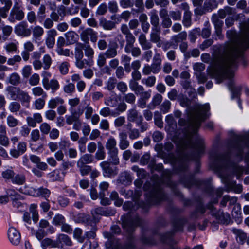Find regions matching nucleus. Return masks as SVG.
<instances>
[{"label": "nucleus", "mask_w": 249, "mask_h": 249, "mask_svg": "<svg viewBox=\"0 0 249 249\" xmlns=\"http://www.w3.org/2000/svg\"><path fill=\"white\" fill-rule=\"evenodd\" d=\"M210 157L213 160L215 166L219 169L226 168L230 163L228 154H221L217 152L212 153Z\"/></svg>", "instance_id": "obj_4"}, {"label": "nucleus", "mask_w": 249, "mask_h": 249, "mask_svg": "<svg viewBox=\"0 0 249 249\" xmlns=\"http://www.w3.org/2000/svg\"><path fill=\"white\" fill-rule=\"evenodd\" d=\"M100 26L105 30H112L116 28V23L102 17L99 19Z\"/></svg>", "instance_id": "obj_22"}, {"label": "nucleus", "mask_w": 249, "mask_h": 249, "mask_svg": "<svg viewBox=\"0 0 249 249\" xmlns=\"http://www.w3.org/2000/svg\"><path fill=\"white\" fill-rule=\"evenodd\" d=\"M218 3L216 0H208L204 3V8L207 12L212 11L213 9L217 8Z\"/></svg>", "instance_id": "obj_43"}, {"label": "nucleus", "mask_w": 249, "mask_h": 249, "mask_svg": "<svg viewBox=\"0 0 249 249\" xmlns=\"http://www.w3.org/2000/svg\"><path fill=\"white\" fill-rule=\"evenodd\" d=\"M69 110L71 114L65 116L66 123L69 125L73 124V129L79 131L82 127L80 116L83 113V110L79 108L78 111H76L74 108H70Z\"/></svg>", "instance_id": "obj_3"}, {"label": "nucleus", "mask_w": 249, "mask_h": 249, "mask_svg": "<svg viewBox=\"0 0 249 249\" xmlns=\"http://www.w3.org/2000/svg\"><path fill=\"white\" fill-rule=\"evenodd\" d=\"M100 166L103 171L105 176L108 177H114L118 174L117 167H111L110 163L108 161H104L100 163Z\"/></svg>", "instance_id": "obj_10"}, {"label": "nucleus", "mask_w": 249, "mask_h": 249, "mask_svg": "<svg viewBox=\"0 0 249 249\" xmlns=\"http://www.w3.org/2000/svg\"><path fill=\"white\" fill-rule=\"evenodd\" d=\"M133 178L131 174L128 171H124L120 174L118 181L122 184L128 185L132 183Z\"/></svg>", "instance_id": "obj_18"}, {"label": "nucleus", "mask_w": 249, "mask_h": 249, "mask_svg": "<svg viewBox=\"0 0 249 249\" xmlns=\"http://www.w3.org/2000/svg\"><path fill=\"white\" fill-rule=\"evenodd\" d=\"M20 192L23 194L36 196V189L29 186H25L23 188L20 189Z\"/></svg>", "instance_id": "obj_57"}, {"label": "nucleus", "mask_w": 249, "mask_h": 249, "mask_svg": "<svg viewBox=\"0 0 249 249\" xmlns=\"http://www.w3.org/2000/svg\"><path fill=\"white\" fill-rule=\"evenodd\" d=\"M26 181L25 176L22 173H18L15 175L12 180V182L18 185H23Z\"/></svg>", "instance_id": "obj_37"}, {"label": "nucleus", "mask_w": 249, "mask_h": 249, "mask_svg": "<svg viewBox=\"0 0 249 249\" xmlns=\"http://www.w3.org/2000/svg\"><path fill=\"white\" fill-rule=\"evenodd\" d=\"M83 47H84V44L83 43H78L76 44L74 52L75 61H78L80 59L83 58Z\"/></svg>", "instance_id": "obj_26"}, {"label": "nucleus", "mask_w": 249, "mask_h": 249, "mask_svg": "<svg viewBox=\"0 0 249 249\" xmlns=\"http://www.w3.org/2000/svg\"><path fill=\"white\" fill-rule=\"evenodd\" d=\"M105 147L107 151L118 150L116 139L112 136L109 137L107 140Z\"/></svg>", "instance_id": "obj_31"}, {"label": "nucleus", "mask_w": 249, "mask_h": 249, "mask_svg": "<svg viewBox=\"0 0 249 249\" xmlns=\"http://www.w3.org/2000/svg\"><path fill=\"white\" fill-rule=\"evenodd\" d=\"M119 146L121 150L126 149L130 145V142L127 139V135L125 132L119 133Z\"/></svg>", "instance_id": "obj_19"}, {"label": "nucleus", "mask_w": 249, "mask_h": 249, "mask_svg": "<svg viewBox=\"0 0 249 249\" xmlns=\"http://www.w3.org/2000/svg\"><path fill=\"white\" fill-rule=\"evenodd\" d=\"M118 151V149L107 151L109 162L115 165H118L120 163Z\"/></svg>", "instance_id": "obj_28"}, {"label": "nucleus", "mask_w": 249, "mask_h": 249, "mask_svg": "<svg viewBox=\"0 0 249 249\" xmlns=\"http://www.w3.org/2000/svg\"><path fill=\"white\" fill-rule=\"evenodd\" d=\"M160 28H152L150 35V41L152 42H159L160 40Z\"/></svg>", "instance_id": "obj_36"}, {"label": "nucleus", "mask_w": 249, "mask_h": 249, "mask_svg": "<svg viewBox=\"0 0 249 249\" xmlns=\"http://www.w3.org/2000/svg\"><path fill=\"white\" fill-rule=\"evenodd\" d=\"M44 31L43 28L38 25L35 26L32 30L33 39L39 40L43 35Z\"/></svg>", "instance_id": "obj_35"}, {"label": "nucleus", "mask_w": 249, "mask_h": 249, "mask_svg": "<svg viewBox=\"0 0 249 249\" xmlns=\"http://www.w3.org/2000/svg\"><path fill=\"white\" fill-rule=\"evenodd\" d=\"M232 8L226 6L223 9H221L218 10L217 14H214L213 15H216L218 16V18H219L223 19L225 18L226 15H232Z\"/></svg>", "instance_id": "obj_38"}, {"label": "nucleus", "mask_w": 249, "mask_h": 249, "mask_svg": "<svg viewBox=\"0 0 249 249\" xmlns=\"http://www.w3.org/2000/svg\"><path fill=\"white\" fill-rule=\"evenodd\" d=\"M127 108V105L125 103H121L117 107L113 110L114 113H113V117H117L120 115L122 112H124Z\"/></svg>", "instance_id": "obj_50"}, {"label": "nucleus", "mask_w": 249, "mask_h": 249, "mask_svg": "<svg viewBox=\"0 0 249 249\" xmlns=\"http://www.w3.org/2000/svg\"><path fill=\"white\" fill-rule=\"evenodd\" d=\"M20 76L16 72L12 73L8 78L9 83L15 86L18 85L20 83Z\"/></svg>", "instance_id": "obj_55"}, {"label": "nucleus", "mask_w": 249, "mask_h": 249, "mask_svg": "<svg viewBox=\"0 0 249 249\" xmlns=\"http://www.w3.org/2000/svg\"><path fill=\"white\" fill-rule=\"evenodd\" d=\"M15 175V172L13 170L12 168L11 167L9 169H7L5 170L2 172L1 176L2 177L6 180H10L12 181L14 176Z\"/></svg>", "instance_id": "obj_48"}, {"label": "nucleus", "mask_w": 249, "mask_h": 249, "mask_svg": "<svg viewBox=\"0 0 249 249\" xmlns=\"http://www.w3.org/2000/svg\"><path fill=\"white\" fill-rule=\"evenodd\" d=\"M65 176V173L60 170L56 169L50 174V178L53 181H61Z\"/></svg>", "instance_id": "obj_29"}, {"label": "nucleus", "mask_w": 249, "mask_h": 249, "mask_svg": "<svg viewBox=\"0 0 249 249\" xmlns=\"http://www.w3.org/2000/svg\"><path fill=\"white\" fill-rule=\"evenodd\" d=\"M156 78L154 76H150L147 78H143L142 82V84L145 85L148 87H153L156 83Z\"/></svg>", "instance_id": "obj_62"}, {"label": "nucleus", "mask_w": 249, "mask_h": 249, "mask_svg": "<svg viewBox=\"0 0 249 249\" xmlns=\"http://www.w3.org/2000/svg\"><path fill=\"white\" fill-rule=\"evenodd\" d=\"M65 36L68 42L73 44L76 42L78 38L77 34L74 31H69L65 33Z\"/></svg>", "instance_id": "obj_45"}, {"label": "nucleus", "mask_w": 249, "mask_h": 249, "mask_svg": "<svg viewBox=\"0 0 249 249\" xmlns=\"http://www.w3.org/2000/svg\"><path fill=\"white\" fill-rule=\"evenodd\" d=\"M42 76H43L42 85L45 89H51L52 92L54 93L59 89V84L57 80L53 79L50 81L49 80L48 77L51 76V74L49 72L44 71L42 73Z\"/></svg>", "instance_id": "obj_7"}, {"label": "nucleus", "mask_w": 249, "mask_h": 249, "mask_svg": "<svg viewBox=\"0 0 249 249\" xmlns=\"http://www.w3.org/2000/svg\"><path fill=\"white\" fill-rule=\"evenodd\" d=\"M131 15V13L129 11H124L120 15L119 17H116V15H112L111 16L112 20H117L118 22H120L122 19L125 21H128Z\"/></svg>", "instance_id": "obj_39"}, {"label": "nucleus", "mask_w": 249, "mask_h": 249, "mask_svg": "<svg viewBox=\"0 0 249 249\" xmlns=\"http://www.w3.org/2000/svg\"><path fill=\"white\" fill-rule=\"evenodd\" d=\"M83 50H84L85 54L86 57L93 59L94 51L93 49L89 45V43L84 44Z\"/></svg>", "instance_id": "obj_54"}, {"label": "nucleus", "mask_w": 249, "mask_h": 249, "mask_svg": "<svg viewBox=\"0 0 249 249\" xmlns=\"http://www.w3.org/2000/svg\"><path fill=\"white\" fill-rule=\"evenodd\" d=\"M154 119L155 125L160 128H163V122L162 121V117L159 112L156 111L154 113Z\"/></svg>", "instance_id": "obj_52"}, {"label": "nucleus", "mask_w": 249, "mask_h": 249, "mask_svg": "<svg viewBox=\"0 0 249 249\" xmlns=\"http://www.w3.org/2000/svg\"><path fill=\"white\" fill-rule=\"evenodd\" d=\"M218 222L223 224H228L230 220L229 214L224 213L223 212L219 213L217 217Z\"/></svg>", "instance_id": "obj_53"}, {"label": "nucleus", "mask_w": 249, "mask_h": 249, "mask_svg": "<svg viewBox=\"0 0 249 249\" xmlns=\"http://www.w3.org/2000/svg\"><path fill=\"white\" fill-rule=\"evenodd\" d=\"M82 41L86 44L89 43L90 39L91 42L93 43L96 42L98 40V33L90 28H87L82 31L80 35Z\"/></svg>", "instance_id": "obj_8"}, {"label": "nucleus", "mask_w": 249, "mask_h": 249, "mask_svg": "<svg viewBox=\"0 0 249 249\" xmlns=\"http://www.w3.org/2000/svg\"><path fill=\"white\" fill-rule=\"evenodd\" d=\"M6 122L7 125L11 128L16 127L19 124V121L12 115L7 116Z\"/></svg>", "instance_id": "obj_56"}, {"label": "nucleus", "mask_w": 249, "mask_h": 249, "mask_svg": "<svg viewBox=\"0 0 249 249\" xmlns=\"http://www.w3.org/2000/svg\"><path fill=\"white\" fill-rule=\"evenodd\" d=\"M20 89L19 87L8 86L6 89V91L13 100H17L18 99Z\"/></svg>", "instance_id": "obj_24"}, {"label": "nucleus", "mask_w": 249, "mask_h": 249, "mask_svg": "<svg viewBox=\"0 0 249 249\" xmlns=\"http://www.w3.org/2000/svg\"><path fill=\"white\" fill-rule=\"evenodd\" d=\"M110 198L114 201V204L117 207L121 206L123 203V200L119 198L118 193L115 191H113L110 193Z\"/></svg>", "instance_id": "obj_49"}, {"label": "nucleus", "mask_w": 249, "mask_h": 249, "mask_svg": "<svg viewBox=\"0 0 249 249\" xmlns=\"http://www.w3.org/2000/svg\"><path fill=\"white\" fill-rule=\"evenodd\" d=\"M104 235L106 238L108 239L105 244L107 249H119L120 248L121 244L119 241L113 238L111 233L105 232L104 233Z\"/></svg>", "instance_id": "obj_12"}, {"label": "nucleus", "mask_w": 249, "mask_h": 249, "mask_svg": "<svg viewBox=\"0 0 249 249\" xmlns=\"http://www.w3.org/2000/svg\"><path fill=\"white\" fill-rule=\"evenodd\" d=\"M64 103L63 99L60 97H56L55 98L51 99L48 103V107L51 109H54L58 106L63 105Z\"/></svg>", "instance_id": "obj_32"}, {"label": "nucleus", "mask_w": 249, "mask_h": 249, "mask_svg": "<svg viewBox=\"0 0 249 249\" xmlns=\"http://www.w3.org/2000/svg\"><path fill=\"white\" fill-rule=\"evenodd\" d=\"M121 220L123 227L129 232L132 231L135 227L140 225L141 223V220L138 216L132 218L128 215L127 216L122 215Z\"/></svg>", "instance_id": "obj_6"}, {"label": "nucleus", "mask_w": 249, "mask_h": 249, "mask_svg": "<svg viewBox=\"0 0 249 249\" xmlns=\"http://www.w3.org/2000/svg\"><path fill=\"white\" fill-rule=\"evenodd\" d=\"M212 21L214 25L216 35L219 38H222L223 37L222 34V26L223 24V22L218 19V16L216 15H212Z\"/></svg>", "instance_id": "obj_17"}, {"label": "nucleus", "mask_w": 249, "mask_h": 249, "mask_svg": "<svg viewBox=\"0 0 249 249\" xmlns=\"http://www.w3.org/2000/svg\"><path fill=\"white\" fill-rule=\"evenodd\" d=\"M125 36L126 39V45L124 47V50H127L128 52L129 51V48L131 47L134 45L136 41V38L131 33L125 35Z\"/></svg>", "instance_id": "obj_44"}, {"label": "nucleus", "mask_w": 249, "mask_h": 249, "mask_svg": "<svg viewBox=\"0 0 249 249\" xmlns=\"http://www.w3.org/2000/svg\"><path fill=\"white\" fill-rule=\"evenodd\" d=\"M41 246L43 249H46L47 248H58V244L57 242V239L56 240H53L51 238H46L42 240Z\"/></svg>", "instance_id": "obj_25"}, {"label": "nucleus", "mask_w": 249, "mask_h": 249, "mask_svg": "<svg viewBox=\"0 0 249 249\" xmlns=\"http://www.w3.org/2000/svg\"><path fill=\"white\" fill-rule=\"evenodd\" d=\"M25 16L24 12L21 9L18 3L15 1L14 5L10 12L8 20L11 23H15L17 21H21Z\"/></svg>", "instance_id": "obj_5"}, {"label": "nucleus", "mask_w": 249, "mask_h": 249, "mask_svg": "<svg viewBox=\"0 0 249 249\" xmlns=\"http://www.w3.org/2000/svg\"><path fill=\"white\" fill-rule=\"evenodd\" d=\"M127 119L129 121L137 123L142 115H139L138 111L135 108H131L127 112Z\"/></svg>", "instance_id": "obj_30"}, {"label": "nucleus", "mask_w": 249, "mask_h": 249, "mask_svg": "<svg viewBox=\"0 0 249 249\" xmlns=\"http://www.w3.org/2000/svg\"><path fill=\"white\" fill-rule=\"evenodd\" d=\"M94 160L93 157L89 154H85L82 155L78 160L77 163L79 164H87L92 163Z\"/></svg>", "instance_id": "obj_40"}, {"label": "nucleus", "mask_w": 249, "mask_h": 249, "mask_svg": "<svg viewBox=\"0 0 249 249\" xmlns=\"http://www.w3.org/2000/svg\"><path fill=\"white\" fill-rule=\"evenodd\" d=\"M150 23L152 28H160V19L156 10H152L150 13Z\"/></svg>", "instance_id": "obj_27"}, {"label": "nucleus", "mask_w": 249, "mask_h": 249, "mask_svg": "<svg viewBox=\"0 0 249 249\" xmlns=\"http://www.w3.org/2000/svg\"><path fill=\"white\" fill-rule=\"evenodd\" d=\"M76 67L79 69H83L86 67H91L94 64L93 59L88 58L87 59H81L78 61H75Z\"/></svg>", "instance_id": "obj_23"}, {"label": "nucleus", "mask_w": 249, "mask_h": 249, "mask_svg": "<svg viewBox=\"0 0 249 249\" xmlns=\"http://www.w3.org/2000/svg\"><path fill=\"white\" fill-rule=\"evenodd\" d=\"M117 48L118 45L116 44L115 46L109 47L105 52L103 53L105 54L107 58H113L117 55Z\"/></svg>", "instance_id": "obj_42"}, {"label": "nucleus", "mask_w": 249, "mask_h": 249, "mask_svg": "<svg viewBox=\"0 0 249 249\" xmlns=\"http://www.w3.org/2000/svg\"><path fill=\"white\" fill-rule=\"evenodd\" d=\"M56 239L58 244V248H59L60 246L62 247L65 245L71 247L73 245L71 239L66 234H59L57 236Z\"/></svg>", "instance_id": "obj_20"}, {"label": "nucleus", "mask_w": 249, "mask_h": 249, "mask_svg": "<svg viewBox=\"0 0 249 249\" xmlns=\"http://www.w3.org/2000/svg\"><path fill=\"white\" fill-rule=\"evenodd\" d=\"M4 49L8 53H14L18 50L17 44L14 42H9L4 46Z\"/></svg>", "instance_id": "obj_64"}, {"label": "nucleus", "mask_w": 249, "mask_h": 249, "mask_svg": "<svg viewBox=\"0 0 249 249\" xmlns=\"http://www.w3.org/2000/svg\"><path fill=\"white\" fill-rule=\"evenodd\" d=\"M26 121L28 126L35 127L36 125V123L42 122V117L40 113H34L33 116L27 117Z\"/></svg>", "instance_id": "obj_21"}, {"label": "nucleus", "mask_w": 249, "mask_h": 249, "mask_svg": "<svg viewBox=\"0 0 249 249\" xmlns=\"http://www.w3.org/2000/svg\"><path fill=\"white\" fill-rule=\"evenodd\" d=\"M8 237L10 242L14 245H18L21 241L19 232L15 228L11 227L8 231Z\"/></svg>", "instance_id": "obj_11"}, {"label": "nucleus", "mask_w": 249, "mask_h": 249, "mask_svg": "<svg viewBox=\"0 0 249 249\" xmlns=\"http://www.w3.org/2000/svg\"><path fill=\"white\" fill-rule=\"evenodd\" d=\"M74 220L75 222L84 223L87 226H89L90 224H92V222L95 221L89 215L84 213H80L75 216Z\"/></svg>", "instance_id": "obj_16"}, {"label": "nucleus", "mask_w": 249, "mask_h": 249, "mask_svg": "<svg viewBox=\"0 0 249 249\" xmlns=\"http://www.w3.org/2000/svg\"><path fill=\"white\" fill-rule=\"evenodd\" d=\"M18 100H19L22 104L25 103L29 104L31 100V97L27 92L20 89Z\"/></svg>", "instance_id": "obj_47"}, {"label": "nucleus", "mask_w": 249, "mask_h": 249, "mask_svg": "<svg viewBox=\"0 0 249 249\" xmlns=\"http://www.w3.org/2000/svg\"><path fill=\"white\" fill-rule=\"evenodd\" d=\"M234 151L235 154L238 156H241L242 154V148L239 142H235L231 146L230 151L234 152Z\"/></svg>", "instance_id": "obj_61"}, {"label": "nucleus", "mask_w": 249, "mask_h": 249, "mask_svg": "<svg viewBox=\"0 0 249 249\" xmlns=\"http://www.w3.org/2000/svg\"><path fill=\"white\" fill-rule=\"evenodd\" d=\"M223 183L225 186V191L229 192L232 191L235 185L236 184V181L233 180H230L227 178H223L222 179Z\"/></svg>", "instance_id": "obj_58"}, {"label": "nucleus", "mask_w": 249, "mask_h": 249, "mask_svg": "<svg viewBox=\"0 0 249 249\" xmlns=\"http://www.w3.org/2000/svg\"><path fill=\"white\" fill-rule=\"evenodd\" d=\"M20 104L17 101L11 102L8 106L9 110L13 113H17L20 110Z\"/></svg>", "instance_id": "obj_63"}, {"label": "nucleus", "mask_w": 249, "mask_h": 249, "mask_svg": "<svg viewBox=\"0 0 249 249\" xmlns=\"http://www.w3.org/2000/svg\"><path fill=\"white\" fill-rule=\"evenodd\" d=\"M76 165L79 169L81 175L83 176L88 175L91 171V167L89 165L77 163Z\"/></svg>", "instance_id": "obj_51"}, {"label": "nucleus", "mask_w": 249, "mask_h": 249, "mask_svg": "<svg viewBox=\"0 0 249 249\" xmlns=\"http://www.w3.org/2000/svg\"><path fill=\"white\" fill-rule=\"evenodd\" d=\"M65 222L64 216L61 214H57L53 218L52 223L55 226H61Z\"/></svg>", "instance_id": "obj_59"}, {"label": "nucleus", "mask_w": 249, "mask_h": 249, "mask_svg": "<svg viewBox=\"0 0 249 249\" xmlns=\"http://www.w3.org/2000/svg\"><path fill=\"white\" fill-rule=\"evenodd\" d=\"M227 36L230 42L225 44L215 69L225 78L229 79L228 87L231 93L232 99H234L240 96L242 87L235 86L231 78L239 62L246 65L243 52L249 48V29L244 27L240 35H237L234 30H229Z\"/></svg>", "instance_id": "obj_1"}, {"label": "nucleus", "mask_w": 249, "mask_h": 249, "mask_svg": "<svg viewBox=\"0 0 249 249\" xmlns=\"http://www.w3.org/2000/svg\"><path fill=\"white\" fill-rule=\"evenodd\" d=\"M51 195V191L46 188L41 187L36 189L35 197H42L48 199Z\"/></svg>", "instance_id": "obj_33"}, {"label": "nucleus", "mask_w": 249, "mask_h": 249, "mask_svg": "<svg viewBox=\"0 0 249 249\" xmlns=\"http://www.w3.org/2000/svg\"><path fill=\"white\" fill-rule=\"evenodd\" d=\"M104 104L107 106L115 107L118 104L117 97L113 95L106 97L104 98Z\"/></svg>", "instance_id": "obj_41"}, {"label": "nucleus", "mask_w": 249, "mask_h": 249, "mask_svg": "<svg viewBox=\"0 0 249 249\" xmlns=\"http://www.w3.org/2000/svg\"><path fill=\"white\" fill-rule=\"evenodd\" d=\"M33 94L35 96H42V98H46L47 94L41 87H36L32 89Z\"/></svg>", "instance_id": "obj_60"}, {"label": "nucleus", "mask_w": 249, "mask_h": 249, "mask_svg": "<svg viewBox=\"0 0 249 249\" xmlns=\"http://www.w3.org/2000/svg\"><path fill=\"white\" fill-rule=\"evenodd\" d=\"M166 126L165 129L170 132H175L177 128V124L173 114L167 115L165 119Z\"/></svg>", "instance_id": "obj_14"}, {"label": "nucleus", "mask_w": 249, "mask_h": 249, "mask_svg": "<svg viewBox=\"0 0 249 249\" xmlns=\"http://www.w3.org/2000/svg\"><path fill=\"white\" fill-rule=\"evenodd\" d=\"M232 231L236 235L238 242L241 244H243L247 239V234L240 229H233Z\"/></svg>", "instance_id": "obj_34"}, {"label": "nucleus", "mask_w": 249, "mask_h": 249, "mask_svg": "<svg viewBox=\"0 0 249 249\" xmlns=\"http://www.w3.org/2000/svg\"><path fill=\"white\" fill-rule=\"evenodd\" d=\"M150 196L152 199L156 201L162 200L165 197V194L160 185H157L151 189Z\"/></svg>", "instance_id": "obj_13"}, {"label": "nucleus", "mask_w": 249, "mask_h": 249, "mask_svg": "<svg viewBox=\"0 0 249 249\" xmlns=\"http://www.w3.org/2000/svg\"><path fill=\"white\" fill-rule=\"evenodd\" d=\"M57 35V32L54 29L47 31V37L45 39V44L48 48H52L55 44V37Z\"/></svg>", "instance_id": "obj_15"}, {"label": "nucleus", "mask_w": 249, "mask_h": 249, "mask_svg": "<svg viewBox=\"0 0 249 249\" xmlns=\"http://www.w3.org/2000/svg\"><path fill=\"white\" fill-rule=\"evenodd\" d=\"M14 31L19 36L28 37L31 34V30L28 28L26 21H22L17 24L15 27Z\"/></svg>", "instance_id": "obj_9"}, {"label": "nucleus", "mask_w": 249, "mask_h": 249, "mask_svg": "<svg viewBox=\"0 0 249 249\" xmlns=\"http://www.w3.org/2000/svg\"><path fill=\"white\" fill-rule=\"evenodd\" d=\"M209 104L196 105L193 109L188 113L189 125L186 134L185 144L187 147L193 148L197 152L198 156L204 153V140L199 137L197 131L202 122L209 115Z\"/></svg>", "instance_id": "obj_2"}, {"label": "nucleus", "mask_w": 249, "mask_h": 249, "mask_svg": "<svg viewBox=\"0 0 249 249\" xmlns=\"http://www.w3.org/2000/svg\"><path fill=\"white\" fill-rule=\"evenodd\" d=\"M89 226L91 227V228L89 231H87L85 233L84 236H86L88 239L90 238H95L96 237V232L97 231V227L96 225V222L94 221L92 224H90Z\"/></svg>", "instance_id": "obj_46"}]
</instances>
